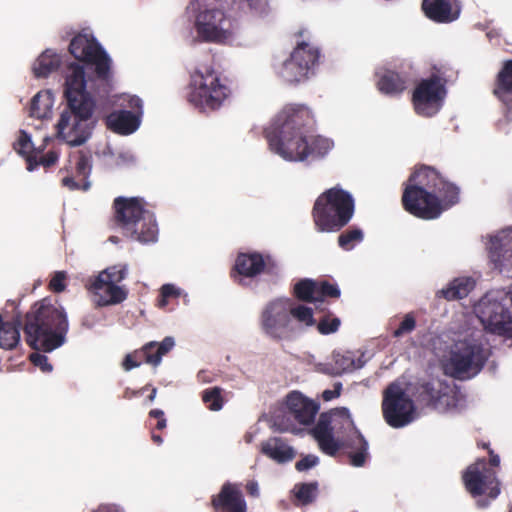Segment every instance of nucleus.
Instances as JSON below:
<instances>
[{"label":"nucleus","instance_id":"nucleus-31","mask_svg":"<svg viewBox=\"0 0 512 512\" xmlns=\"http://www.w3.org/2000/svg\"><path fill=\"white\" fill-rule=\"evenodd\" d=\"M493 93L501 101H505L506 96L512 94V59L503 63L497 74Z\"/></svg>","mask_w":512,"mask_h":512},{"label":"nucleus","instance_id":"nucleus-45","mask_svg":"<svg viewBox=\"0 0 512 512\" xmlns=\"http://www.w3.org/2000/svg\"><path fill=\"white\" fill-rule=\"evenodd\" d=\"M417 326L416 317L413 312L404 315L398 327L392 332L394 338H401L411 334Z\"/></svg>","mask_w":512,"mask_h":512},{"label":"nucleus","instance_id":"nucleus-3","mask_svg":"<svg viewBox=\"0 0 512 512\" xmlns=\"http://www.w3.org/2000/svg\"><path fill=\"white\" fill-rule=\"evenodd\" d=\"M64 98L67 105L56 124L57 138L71 147L82 146L94 129L92 116L96 102L86 89L84 67L78 63L68 66Z\"/></svg>","mask_w":512,"mask_h":512},{"label":"nucleus","instance_id":"nucleus-51","mask_svg":"<svg viewBox=\"0 0 512 512\" xmlns=\"http://www.w3.org/2000/svg\"><path fill=\"white\" fill-rule=\"evenodd\" d=\"M66 272L64 271H57L53 274L50 282H49V289L54 293H61L66 289Z\"/></svg>","mask_w":512,"mask_h":512},{"label":"nucleus","instance_id":"nucleus-61","mask_svg":"<svg viewBox=\"0 0 512 512\" xmlns=\"http://www.w3.org/2000/svg\"><path fill=\"white\" fill-rule=\"evenodd\" d=\"M129 107L133 110H136L139 112V114H141V109H142V100L137 97V96H133L129 99Z\"/></svg>","mask_w":512,"mask_h":512},{"label":"nucleus","instance_id":"nucleus-57","mask_svg":"<svg viewBox=\"0 0 512 512\" xmlns=\"http://www.w3.org/2000/svg\"><path fill=\"white\" fill-rule=\"evenodd\" d=\"M341 390H342V384L341 383H336L334 385V389L333 390H325V391H323L322 398H323L324 401H331L334 398H337V397L340 396Z\"/></svg>","mask_w":512,"mask_h":512},{"label":"nucleus","instance_id":"nucleus-37","mask_svg":"<svg viewBox=\"0 0 512 512\" xmlns=\"http://www.w3.org/2000/svg\"><path fill=\"white\" fill-rule=\"evenodd\" d=\"M151 345H144L141 349L135 350L125 356L123 360V368L126 371H130L133 368L139 367L143 362L153 363L157 362L158 358H153L150 354H147Z\"/></svg>","mask_w":512,"mask_h":512},{"label":"nucleus","instance_id":"nucleus-15","mask_svg":"<svg viewBox=\"0 0 512 512\" xmlns=\"http://www.w3.org/2000/svg\"><path fill=\"white\" fill-rule=\"evenodd\" d=\"M414 397L420 405L439 412H446L457 405L453 388L440 379L418 383L415 386Z\"/></svg>","mask_w":512,"mask_h":512},{"label":"nucleus","instance_id":"nucleus-33","mask_svg":"<svg viewBox=\"0 0 512 512\" xmlns=\"http://www.w3.org/2000/svg\"><path fill=\"white\" fill-rule=\"evenodd\" d=\"M92 151L88 148L79 149L70 153V162H75L76 176L87 180L92 170Z\"/></svg>","mask_w":512,"mask_h":512},{"label":"nucleus","instance_id":"nucleus-38","mask_svg":"<svg viewBox=\"0 0 512 512\" xmlns=\"http://www.w3.org/2000/svg\"><path fill=\"white\" fill-rule=\"evenodd\" d=\"M491 250L497 256L512 252V227L503 229L491 238Z\"/></svg>","mask_w":512,"mask_h":512},{"label":"nucleus","instance_id":"nucleus-17","mask_svg":"<svg viewBox=\"0 0 512 512\" xmlns=\"http://www.w3.org/2000/svg\"><path fill=\"white\" fill-rule=\"evenodd\" d=\"M486 356L479 344L462 342L450 357V365L456 378L476 375L483 368Z\"/></svg>","mask_w":512,"mask_h":512},{"label":"nucleus","instance_id":"nucleus-24","mask_svg":"<svg viewBox=\"0 0 512 512\" xmlns=\"http://www.w3.org/2000/svg\"><path fill=\"white\" fill-rule=\"evenodd\" d=\"M264 455L278 463H286L295 458L296 452L287 442L280 437H272L261 444Z\"/></svg>","mask_w":512,"mask_h":512},{"label":"nucleus","instance_id":"nucleus-59","mask_svg":"<svg viewBox=\"0 0 512 512\" xmlns=\"http://www.w3.org/2000/svg\"><path fill=\"white\" fill-rule=\"evenodd\" d=\"M93 512H123L119 506L115 504H101Z\"/></svg>","mask_w":512,"mask_h":512},{"label":"nucleus","instance_id":"nucleus-64","mask_svg":"<svg viewBox=\"0 0 512 512\" xmlns=\"http://www.w3.org/2000/svg\"><path fill=\"white\" fill-rule=\"evenodd\" d=\"M488 504H489V501H487V500H479V501H477V505L480 508L487 507Z\"/></svg>","mask_w":512,"mask_h":512},{"label":"nucleus","instance_id":"nucleus-20","mask_svg":"<svg viewBox=\"0 0 512 512\" xmlns=\"http://www.w3.org/2000/svg\"><path fill=\"white\" fill-rule=\"evenodd\" d=\"M104 277V275H97L87 285L97 306L104 307L123 302L127 298L128 292L123 287L104 279Z\"/></svg>","mask_w":512,"mask_h":512},{"label":"nucleus","instance_id":"nucleus-63","mask_svg":"<svg viewBox=\"0 0 512 512\" xmlns=\"http://www.w3.org/2000/svg\"><path fill=\"white\" fill-rule=\"evenodd\" d=\"M156 395H157V388L152 387L151 388V392H150V394L147 397V400L149 402H153L155 400V398H156Z\"/></svg>","mask_w":512,"mask_h":512},{"label":"nucleus","instance_id":"nucleus-13","mask_svg":"<svg viewBox=\"0 0 512 512\" xmlns=\"http://www.w3.org/2000/svg\"><path fill=\"white\" fill-rule=\"evenodd\" d=\"M69 52L75 59L95 65V73L99 79L110 78L111 59L92 35L79 33L74 36Z\"/></svg>","mask_w":512,"mask_h":512},{"label":"nucleus","instance_id":"nucleus-43","mask_svg":"<svg viewBox=\"0 0 512 512\" xmlns=\"http://www.w3.org/2000/svg\"><path fill=\"white\" fill-rule=\"evenodd\" d=\"M222 388L212 387L207 388L202 392V401L211 411H219L224 405L222 396Z\"/></svg>","mask_w":512,"mask_h":512},{"label":"nucleus","instance_id":"nucleus-14","mask_svg":"<svg viewBox=\"0 0 512 512\" xmlns=\"http://www.w3.org/2000/svg\"><path fill=\"white\" fill-rule=\"evenodd\" d=\"M446 79L438 74H432L422 79L412 94V103L418 115L431 117L441 108L446 96Z\"/></svg>","mask_w":512,"mask_h":512},{"label":"nucleus","instance_id":"nucleus-42","mask_svg":"<svg viewBox=\"0 0 512 512\" xmlns=\"http://www.w3.org/2000/svg\"><path fill=\"white\" fill-rule=\"evenodd\" d=\"M295 497L303 504L307 505L312 503L317 496L318 492V483H300L296 484L294 487Z\"/></svg>","mask_w":512,"mask_h":512},{"label":"nucleus","instance_id":"nucleus-26","mask_svg":"<svg viewBox=\"0 0 512 512\" xmlns=\"http://www.w3.org/2000/svg\"><path fill=\"white\" fill-rule=\"evenodd\" d=\"M21 315L17 313L12 320L5 321L0 327V348L14 350L20 343Z\"/></svg>","mask_w":512,"mask_h":512},{"label":"nucleus","instance_id":"nucleus-16","mask_svg":"<svg viewBox=\"0 0 512 512\" xmlns=\"http://www.w3.org/2000/svg\"><path fill=\"white\" fill-rule=\"evenodd\" d=\"M198 37L205 42L223 43L233 35L232 20L219 9L201 12L195 23Z\"/></svg>","mask_w":512,"mask_h":512},{"label":"nucleus","instance_id":"nucleus-30","mask_svg":"<svg viewBox=\"0 0 512 512\" xmlns=\"http://www.w3.org/2000/svg\"><path fill=\"white\" fill-rule=\"evenodd\" d=\"M49 141V137L44 138L43 144L38 147L35 155H29L27 158V170L33 171L38 166H43L44 168H50L54 166L59 159V152L55 150H50L46 154H43V151L46 148L47 142Z\"/></svg>","mask_w":512,"mask_h":512},{"label":"nucleus","instance_id":"nucleus-56","mask_svg":"<svg viewBox=\"0 0 512 512\" xmlns=\"http://www.w3.org/2000/svg\"><path fill=\"white\" fill-rule=\"evenodd\" d=\"M161 304L162 305H166L167 304V300L169 298H172V297H177L179 296V291L178 289L172 285V284H164L162 287H161Z\"/></svg>","mask_w":512,"mask_h":512},{"label":"nucleus","instance_id":"nucleus-19","mask_svg":"<svg viewBox=\"0 0 512 512\" xmlns=\"http://www.w3.org/2000/svg\"><path fill=\"white\" fill-rule=\"evenodd\" d=\"M276 261L269 255L259 252L239 253L235 260L234 269L239 276L254 278L262 272L273 273L277 270Z\"/></svg>","mask_w":512,"mask_h":512},{"label":"nucleus","instance_id":"nucleus-7","mask_svg":"<svg viewBox=\"0 0 512 512\" xmlns=\"http://www.w3.org/2000/svg\"><path fill=\"white\" fill-rule=\"evenodd\" d=\"M475 313L488 333L512 339V293L488 291L475 306Z\"/></svg>","mask_w":512,"mask_h":512},{"label":"nucleus","instance_id":"nucleus-32","mask_svg":"<svg viewBox=\"0 0 512 512\" xmlns=\"http://www.w3.org/2000/svg\"><path fill=\"white\" fill-rule=\"evenodd\" d=\"M52 106V94L49 91H40L31 99L29 114L37 119L47 118L51 114Z\"/></svg>","mask_w":512,"mask_h":512},{"label":"nucleus","instance_id":"nucleus-8","mask_svg":"<svg viewBox=\"0 0 512 512\" xmlns=\"http://www.w3.org/2000/svg\"><path fill=\"white\" fill-rule=\"evenodd\" d=\"M231 94L230 88L221 82L211 66L196 69L191 75L189 103L206 111L219 109Z\"/></svg>","mask_w":512,"mask_h":512},{"label":"nucleus","instance_id":"nucleus-25","mask_svg":"<svg viewBox=\"0 0 512 512\" xmlns=\"http://www.w3.org/2000/svg\"><path fill=\"white\" fill-rule=\"evenodd\" d=\"M108 126L123 135L133 133L140 124L139 116L131 111L121 110L108 116Z\"/></svg>","mask_w":512,"mask_h":512},{"label":"nucleus","instance_id":"nucleus-12","mask_svg":"<svg viewBox=\"0 0 512 512\" xmlns=\"http://www.w3.org/2000/svg\"><path fill=\"white\" fill-rule=\"evenodd\" d=\"M382 414L389 426L402 428L414 420L415 405L400 386L391 384L383 393Z\"/></svg>","mask_w":512,"mask_h":512},{"label":"nucleus","instance_id":"nucleus-23","mask_svg":"<svg viewBox=\"0 0 512 512\" xmlns=\"http://www.w3.org/2000/svg\"><path fill=\"white\" fill-rule=\"evenodd\" d=\"M351 431L341 440L343 449H350L348 453L349 464L354 467H362L365 465L369 456L368 442L361 432L351 422Z\"/></svg>","mask_w":512,"mask_h":512},{"label":"nucleus","instance_id":"nucleus-22","mask_svg":"<svg viewBox=\"0 0 512 512\" xmlns=\"http://www.w3.org/2000/svg\"><path fill=\"white\" fill-rule=\"evenodd\" d=\"M286 406L289 414L302 425L312 424L319 410V405L316 402L298 391H292L287 395Z\"/></svg>","mask_w":512,"mask_h":512},{"label":"nucleus","instance_id":"nucleus-54","mask_svg":"<svg viewBox=\"0 0 512 512\" xmlns=\"http://www.w3.org/2000/svg\"><path fill=\"white\" fill-rule=\"evenodd\" d=\"M319 463V459L315 455H306L302 459L296 462L295 468L297 471H306L312 467H315Z\"/></svg>","mask_w":512,"mask_h":512},{"label":"nucleus","instance_id":"nucleus-35","mask_svg":"<svg viewBox=\"0 0 512 512\" xmlns=\"http://www.w3.org/2000/svg\"><path fill=\"white\" fill-rule=\"evenodd\" d=\"M361 365L356 363L352 352L333 353V363L331 364V373L334 375H342L343 373L352 372L360 368Z\"/></svg>","mask_w":512,"mask_h":512},{"label":"nucleus","instance_id":"nucleus-34","mask_svg":"<svg viewBox=\"0 0 512 512\" xmlns=\"http://www.w3.org/2000/svg\"><path fill=\"white\" fill-rule=\"evenodd\" d=\"M317 280L304 278L299 280L293 287L294 297L302 302L317 303Z\"/></svg>","mask_w":512,"mask_h":512},{"label":"nucleus","instance_id":"nucleus-10","mask_svg":"<svg viewBox=\"0 0 512 512\" xmlns=\"http://www.w3.org/2000/svg\"><path fill=\"white\" fill-rule=\"evenodd\" d=\"M462 481L473 498L485 496L494 500L501 492L497 471L488 466L485 458H479L470 464L462 473Z\"/></svg>","mask_w":512,"mask_h":512},{"label":"nucleus","instance_id":"nucleus-2","mask_svg":"<svg viewBox=\"0 0 512 512\" xmlns=\"http://www.w3.org/2000/svg\"><path fill=\"white\" fill-rule=\"evenodd\" d=\"M459 188L433 167L416 168L403 184L401 203L406 212L423 219L438 218L459 202Z\"/></svg>","mask_w":512,"mask_h":512},{"label":"nucleus","instance_id":"nucleus-1","mask_svg":"<svg viewBox=\"0 0 512 512\" xmlns=\"http://www.w3.org/2000/svg\"><path fill=\"white\" fill-rule=\"evenodd\" d=\"M310 120L308 107L301 104L284 106L264 129L270 150L284 160L294 162L326 156L333 142L320 135L308 134L305 127Z\"/></svg>","mask_w":512,"mask_h":512},{"label":"nucleus","instance_id":"nucleus-28","mask_svg":"<svg viewBox=\"0 0 512 512\" xmlns=\"http://www.w3.org/2000/svg\"><path fill=\"white\" fill-rule=\"evenodd\" d=\"M406 82V78L401 74L392 70H385L379 77L377 87L380 92L386 95H398L406 89Z\"/></svg>","mask_w":512,"mask_h":512},{"label":"nucleus","instance_id":"nucleus-9","mask_svg":"<svg viewBox=\"0 0 512 512\" xmlns=\"http://www.w3.org/2000/svg\"><path fill=\"white\" fill-rule=\"evenodd\" d=\"M259 324L272 340L294 339L297 328L290 318L289 298H275L267 302L260 313Z\"/></svg>","mask_w":512,"mask_h":512},{"label":"nucleus","instance_id":"nucleus-44","mask_svg":"<svg viewBox=\"0 0 512 512\" xmlns=\"http://www.w3.org/2000/svg\"><path fill=\"white\" fill-rule=\"evenodd\" d=\"M13 148L26 161L29 155H35L38 150L33 146L30 135L24 130H20L18 140L13 144Z\"/></svg>","mask_w":512,"mask_h":512},{"label":"nucleus","instance_id":"nucleus-58","mask_svg":"<svg viewBox=\"0 0 512 512\" xmlns=\"http://www.w3.org/2000/svg\"><path fill=\"white\" fill-rule=\"evenodd\" d=\"M245 489H246L247 494L251 497L257 498L260 495L259 485H258V482L255 480L248 481L245 485Z\"/></svg>","mask_w":512,"mask_h":512},{"label":"nucleus","instance_id":"nucleus-4","mask_svg":"<svg viewBox=\"0 0 512 512\" xmlns=\"http://www.w3.org/2000/svg\"><path fill=\"white\" fill-rule=\"evenodd\" d=\"M68 329L64 309L47 299L34 303L23 322L25 340L36 351L51 352L63 345Z\"/></svg>","mask_w":512,"mask_h":512},{"label":"nucleus","instance_id":"nucleus-55","mask_svg":"<svg viewBox=\"0 0 512 512\" xmlns=\"http://www.w3.org/2000/svg\"><path fill=\"white\" fill-rule=\"evenodd\" d=\"M30 361L35 365L41 368L42 371L50 372L52 370V365L48 362V358L40 353H32L30 355Z\"/></svg>","mask_w":512,"mask_h":512},{"label":"nucleus","instance_id":"nucleus-6","mask_svg":"<svg viewBox=\"0 0 512 512\" xmlns=\"http://www.w3.org/2000/svg\"><path fill=\"white\" fill-rule=\"evenodd\" d=\"M354 212L353 196L340 186H335L317 197L312 218L317 231L338 232L351 221Z\"/></svg>","mask_w":512,"mask_h":512},{"label":"nucleus","instance_id":"nucleus-18","mask_svg":"<svg viewBox=\"0 0 512 512\" xmlns=\"http://www.w3.org/2000/svg\"><path fill=\"white\" fill-rule=\"evenodd\" d=\"M212 512H247V503L241 484L225 482L217 494L211 496Z\"/></svg>","mask_w":512,"mask_h":512},{"label":"nucleus","instance_id":"nucleus-50","mask_svg":"<svg viewBox=\"0 0 512 512\" xmlns=\"http://www.w3.org/2000/svg\"><path fill=\"white\" fill-rule=\"evenodd\" d=\"M320 449L329 456H335L342 449L341 441L334 438L333 434L317 440Z\"/></svg>","mask_w":512,"mask_h":512},{"label":"nucleus","instance_id":"nucleus-21","mask_svg":"<svg viewBox=\"0 0 512 512\" xmlns=\"http://www.w3.org/2000/svg\"><path fill=\"white\" fill-rule=\"evenodd\" d=\"M421 8L425 16L436 23H451L461 13L458 0H423Z\"/></svg>","mask_w":512,"mask_h":512},{"label":"nucleus","instance_id":"nucleus-5","mask_svg":"<svg viewBox=\"0 0 512 512\" xmlns=\"http://www.w3.org/2000/svg\"><path fill=\"white\" fill-rule=\"evenodd\" d=\"M114 222L125 237L140 243L157 240L158 227L154 214L145 208L142 198L119 196L113 201Z\"/></svg>","mask_w":512,"mask_h":512},{"label":"nucleus","instance_id":"nucleus-27","mask_svg":"<svg viewBox=\"0 0 512 512\" xmlns=\"http://www.w3.org/2000/svg\"><path fill=\"white\" fill-rule=\"evenodd\" d=\"M475 281L470 277H460L452 280L446 288L437 292L438 297L448 301L463 299L474 289Z\"/></svg>","mask_w":512,"mask_h":512},{"label":"nucleus","instance_id":"nucleus-48","mask_svg":"<svg viewBox=\"0 0 512 512\" xmlns=\"http://www.w3.org/2000/svg\"><path fill=\"white\" fill-rule=\"evenodd\" d=\"M341 321L338 317H332L330 313L323 316L317 323V329L320 334L328 335L335 333L340 327Z\"/></svg>","mask_w":512,"mask_h":512},{"label":"nucleus","instance_id":"nucleus-41","mask_svg":"<svg viewBox=\"0 0 512 512\" xmlns=\"http://www.w3.org/2000/svg\"><path fill=\"white\" fill-rule=\"evenodd\" d=\"M174 339L172 337H165L161 342L151 341L145 345H151L147 354L153 358H158L157 362L149 363L152 366H158L161 363L162 357L166 355L174 347Z\"/></svg>","mask_w":512,"mask_h":512},{"label":"nucleus","instance_id":"nucleus-29","mask_svg":"<svg viewBox=\"0 0 512 512\" xmlns=\"http://www.w3.org/2000/svg\"><path fill=\"white\" fill-rule=\"evenodd\" d=\"M60 64L61 57L47 49L37 58L33 65L34 76L36 78H45L52 72L58 70Z\"/></svg>","mask_w":512,"mask_h":512},{"label":"nucleus","instance_id":"nucleus-47","mask_svg":"<svg viewBox=\"0 0 512 512\" xmlns=\"http://www.w3.org/2000/svg\"><path fill=\"white\" fill-rule=\"evenodd\" d=\"M311 433L316 441L333 434L330 418L325 414H321Z\"/></svg>","mask_w":512,"mask_h":512},{"label":"nucleus","instance_id":"nucleus-36","mask_svg":"<svg viewBox=\"0 0 512 512\" xmlns=\"http://www.w3.org/2000/svg\"><path fill=\"white\" fill-rule=\"evenodd\" d=\"M363 240V230L359 227L353 226L341 232L338 236L337 242L342 250L351 251Z\"/></svg>","mask_w":512,"mask_h":512},{"label":"nucleus","instance_id":"nucleus-62","mask_svg":"<svg viewBox=\"0 0 512 512\" xmlns=\"http://www.w3.org/2000/svg\"><path fill=\"white\" fill-rule=\"evenodd\" d=\"M151 439L157 445H161L163 443V438L161 435L156 433L154 430H151Z\"/></svg>","mask_w":512,"mask_h":512},{"label":"nucleus","instance_id":"nucleus-53","mask_svg":"<svg viewBox=\"0 0 512 512\" xmlns=\"http://www.w3.org/2000/svg\"><path fill=\"white\" fill-rule=\"evenodd\" d=\"M62 185L67 187L70 190L82 189V190L86 191L90 187V183L87 180H82V178H80V182H78L74 179V177H71V176L64 177L62 179Z\"/></svg>","mask_w":512,"mask_h":512},{"label":"nucleus","instance_id":"nucleus-60","mask_svg":"<svg viewBox=\"0 0 512 512\" xmlns=\"http://www.w3.org/2000/svg\"><path fill=\"white\" fill-rule=\"evenodd\" d=\"M489 461H487V464L490 468L496 470V468L500 465V457L494 453L492 449H489Z\"/></svg>","mask_w":512,"mask_h":512},{"label":"nucleus","instance_id":"nucleus-52","mask_svg":"<svg viewBox=\"0 0 512 512\" xmlns=\"http://www.w3.org/2000/svg\"><path fill=\"white\" fill-rule=\"evenodd\" d=\"M149 420H156L155 424L150 423L151 430L162 431L167 426V420L165 418L164 411L161 409H152L148 414Z\"/></svg>","mask_w":512,"mask_h":512},{"label":"nucleus","instance_id":"nucleus-49","mask_svg":"<svg viewBox=\"0 0 512 512\" xmlns=\"http://www.w3.org/2000/svg\"><path fill=\"white\" fill-rule=\"evenodd\" d=\"M98 275H104V279L111 281L118 285L122 280H124L127 276V266L126 265H114L106 268Z\"/></svg>","mask_w":512,"mask_h":512},{"label":"nucleus","instance_id":"nucleus-40","mask_svg":"<svg viewBox=\"0 0 512 512\" xmlns=\"http://www.w3.org/2000/svg\"><path fill=\"white\" fill-rule=\"evenodd\" d=\"M341 296V290L336 283H330L327 280H317V309H321V305L328 298L338 299Z\"/></svg>","mask_w":512,"mask_h":512},{"label":"nucleus","instance_id":"nucleus-11","mask_svg":"<svg viewBox=\"0 0 512 512\" xmlns=\"http://www.w3.org/2000/svg\"><path fill=\"white\" fill-rule=\"evenodd\" d=\"M319 49L309 42H298L290 57L282 64L280 75L289 83H299L314 74L319 63Z\"/></svg>","mask_w":512,"mask_h":512},{"label":"nucleus","instance_id":"nucleus-46","mask_svg":"<svg viewBox=\"0 0 512 512\" xmlns=\"http://www.w3.org/2000/svg\"><path fill=\"white\" fill-rule=\"evenodd\" d=\"M240 3L254 16H263L270 11V0H240Z\"/></svg>","mask_w":512,"mask_h":512},{"label":"nucleus","instance_id":"nucleus-39","mask_svg":"<svg viewBox=\"0 0 512 512\" xmlns=\"http://www.w3.org/2000/svg\"><path fill=\"white\" fill-rule=\"evenodd\" d=\"M289 313L291 319L294 318L306 327L316 324L313 317V309L302 304L294 305L291 299H289Z\"/></svg>","mask_w":512,"mask_h":512}]
</instances>
